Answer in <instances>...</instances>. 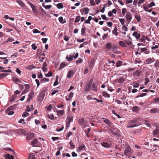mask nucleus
Returning <instances> with one entry per match:
<instances>
[{
  "mask_svg": "<svg viewBox=\"0 0 159 159\" xmlns=\"http://www.w3.org/2000/svg\"><path fill=\"white\" fill-rule=\"evenodd\" d=\"M141 125V121L140 118H137L135 119L129 121L127 126V128H134Z\"/></svg>",
  "mask_w": 159,
  "mask_h": 159,
  "instance_id": "nucleus-1",
  "label": "nucleus"
},
{
  "mask_svg": "<svg viewBox=\"0 0 159 159\" xmlns=\"http://www.w3.org/2000/svg\"><path fill=\"white\" fill-rule=\"evenodd\" d=\"M125 18L127 21L126 23H127V25L128 26L132 18V16L131 13L129 12H127L125 16Z\"/></svg>",
  "mask_w": 159,
  "mask_h": 159,
  "instance_id": "nucleus-2",
  "label": "nucleus"
},
{
  "mask_svg": "<svg viewBox=\"0 0 159 159\" xmlns=\"http://www.w3.org/2000/svg\"><path fill=\"white\" fill-rule=\"evenodd\" d=\"M101 144L103 147L108 148L111 146V144L110 142H107L106 141L101 143Z\"/></svg>",
  "mask_w": 159,
  "mask_h": 159,
  "instance_id": "nucleus-3",
  "label": "nucleus"
},
{
  "mask_svg": "<svg viewBox=\"0 0 159 159\" xmlns=\"http://www.w3.org/2000/svg\"><path fill=\"white\" fill-rule=\"evenodd\" d=\"M154 136H159V125H156V129L153 131Z\"/></svg>",
  "mask_w": 159,
  "mask_h": 159,
  "instance_id": "nucleus-4",
  "label": "nucleus"
},
{
  "mask_svg": "<svg viewBox=\"0 0 159 159\" xmlns=\"http://www.w3.org/2000/svg\"><path fill=\"white\" fill-rule=\"evenodd\" d=\"M79 124L80 125L84 126H86L87 122L84 120V119H80L79 120Z\"/></svg>",
  "mask_w": 159,
  "mask_h": 159,
  "instance_id": "nucleus-5",
  "label": "nucleus"
},
{
  "mask_svg": "<svg viewBox=\"0 0 159 159\" xmlns=\"http://www.w3.org/2000/svg\"><path fill=\"white\" fill-rule=\"evenodd\" d=\"M95 61L94 58H93L91 59L89 63V68L91 69L93 68L94 65Z\"/></svg>",
  "mask_w": 159,
  "mask_h": 159,
  "instance_id": "nucleus-6",
  "label": "nucleus"
},
{
  "mask_svg": "<svg viewBox=\"0 0 159 159\" xmlns=\"http://www.w3.org/2000/svg\"><path fill=\"white\" fill-rule=\"evenodd\" d=\"M85 146L84 144H83L82 145L80 146L79 147L77 148L76 149V151L78 152H80L82 151L85 150Z\"/></svg>",
  "mask_w": 159,
  "mask_h": 159,
  "instance_id": "nucleus-7",
  "label": "nucleus"
},
{
  "mask_svg": "<svg viewBox=\"0 0 159 159\" xmlns=\"http://www.w3.org/2000/svg\"><path fill=\"white\" fill-rule=\"evenodd\" d=\"M29 5L31 6L33 12L35 14L37 12V11L36 9V7L31 2H29Z\"/></svg>",
  "mask_w": 159,
  "mask_h": 159,
  "instance_id": "nucleus-8",
  "label": "nucleus"
},
{
  "mask_svg": "<svg viewBox=\"0 0 159 159\" xmlns=\"http://www.w3.org/2000/svg\"><path fill=\"white\" fill-rule=\"evenodd\" d=\"M125 80V79L124 77H121L116 79L115 81L116 83H121L124 82Z\"/></svg>",
  "mask_w": 159,
  "mask_h": 159,
  "instance_id": "nucleus-9",
  "label": "nucleus"
},
{
  "mask_svg": "<svg viewBox=\"0 0 159 159\" xmlns=\"http://www.w3.org/2000/svg\"><path fill=\"white\" fill-rule=\"evenodd\" d=\"M142 72L139 70H136L133 73L134 76L139 77L140 76Z\"/></svg>",
  "mask_w": 159,
  "mask_h": 159,
  "instance_id": "nucleus-10",
  "label": "nucleus"
},
{
  "mask_svg": "<svg viewBox=\"0 0 159 159\" xmlns=\"http://www.w3.org/2000/svg\"><path fill=\"white\" fill-rule=\"evenodd\" d=\"M75 74V73L72 70L69 71L67 75V78H71Z\"/></svg>",
  "mask_w": 159,
  "mask_h": 159,
  "instance_id": "nucleus-11",
  "label": "nucleus"
},
{
  "mask_svg": "<svg viewBox=\"0 0 159 159\" xmlns=\"http://www.w3.org/2000/svg\"><path fill=\"white\" fill-rule=\"evenodd\" d=\"M137 39H139L140 37V34L136 31L134 32L132 34Z\"/></svg>",
  "mask_w": 159,
  "mask_h": 159,
  "instance_id": "nucleus-12",
  "label": "nucleus"
},
{
  "mask_svg": "<svg viewBox=\"0 0 159 159\" xmlns=\"http://www.w3.org/2000/svg\"><path fill=\"white\" fill-rule=\"evenodd\" d=\"M34 109L33 106V105H28L26 106V110L28 111H30Z\"/></svg>",
  "mask_w": 159,
  "mask_h": 159,
  "instance_id": "nucleus-13",
  "label": "nucleus"
},
{
  "mask_svg": "<svg viewBox=\"0 0 159 159\" xmlns=\"http://www.w3.org/2000/svg\"><path fill=\"white\" fill-rule=\"evenodd\" d=\"M153 59H154V58H148L145 61V62L146 64H149L152 63L153 62Z\"/></svg>",
  "mask_w": 159,
  "mask_h": 159,
  "instance_id": "nucleus-14",
  "label": "nucleus"
},
{
  "mask_svg": "<svg viewBox=\"0 0 159 159\" xmlns=\"http://www.w3.org/2000/svg\"><path fill=\"white\" fill-rule=\"evenodd\" d=\"M16 2L22 7H24L25 5L20 0H16Z\"/></svg>",
  "mask_w": 159,
  "mask_h": 159,
  "instance_id": "nucleus-15",
  "label": "nucleus"
},
{
  "mask_svg": "<svg viewBox=\"0 0 159 159\" xmlns=\"http://www.w3.org/2000/svg\"><path fill=\"white\" fill-rule=\"evenodd\" d=\"M150 113H159V108H153L150 111Z\"/></svg>",
  "mask_w": 159,
  "mask_h": 159,
  "instance_id": "nucleus-16",
  "label": "nucleus"
},
{
  "mask_svg": "<svg viewBox=\"0 0 159 159\" xmlns=\"http://www.w3.org/2000/svg\"><path fill=\"white\" fill-rule=\"evenodd\" d=\"M92 89L94 92H96L98 90L97 87L94 83L92 84Z\"/></svg>",
  "mask_w": 159,
  "mask_h": 159,
  "instance_id": "nucleus-17",
  "label": "nucleus"
},
{
  "mask_svg": "<svg viewBox=\"0 0 159 159\" xmlns=\"http://www.w3.org/2000/svg\"><path fill=\"white\" fill-rule=\"evenodd\" d=\"M125 42L126 44L128 45H130L132 44V40L130 36H129V39L127 40H125Z\"/></svg>",
  "mask_w": 159,
  "mask_h": 159,
  "instance_id": "nucleus-18",
  "label": "nucleus"
},
{
  "mask_svg": "<svg viewBox=\"0 0 159 159\" xmlns=\"http://www.w3.org/2000/svg\"><path fill=\"white\" fill-rule=\"evenodd\" d=\"M17 105H13L9 107L7 109V111H8V110H12L15 109Z\"/></svg>",
  "mask_w": 159,
  "mask_h": 159,
  "instance_id": "nucleus-19",
  "label": "nucleus"
},
{
  "mask_svg": "<svg viewBox=\"0 0 159 159\" xmlns=\"http://www.w3.org/2000/svg\"><path fill=\"white\" fill-rule=\"evenodd\" d=\"M140 110V108L137 106H134L133 107L132 110L136 112H138Z\"/></svg>",
  "mask_w": 159,
  "mask_h": 159,
  "instance_id": "nucleus-20",
  "label": "nucleus"
},
{
  "mask_svg": "<svg viewBox=\"0 0 159 159\" xmlns=\"http://www.w3.org/2000/svg\"><path fill=\"white\" fill-rule=\"evenodd\" d=\"M5 157L6 159H14V156L12 155H10V154H6Z\"/></svg>",
  "mask_w": 159,
  "mask_h": 159,
  "instance_id": "nucleus-21",
  "label": "nucleus"
},
{
  "mask_svg": "<svg viewBox=\"0 0 159 159\" xmlns=\"http://www.w3.org/2000/svg\"><path fill=\"white\" fill-rule=\"evenodd\" d=\"M112 46L111 43L110 42H108L106 43V48L108 49L111 50L112 48Z\"/></svg>",
  "mask_w": 159,
  "mask_h": 159,
  "instance_id": "nucleus-22",
  "label": "nucleus"
},
{
  "mask_svg": "<svg viewBox=\"0 0 159 159\" xmlns=\"http://www.w3.org/2000/svg\"><path fill=\"white\" fill-rule=\"evenodd\" d=\"M34 134L33 133H30L28 135L26 138L28 140H30L31 139L34 137Z\"/></svg>",
  "mask_w": 159,
  "mask_h": 159,
  "instance_id": "nucleus-23",
  "label": "nucleus"
},
{
  "mask_svg": "<svg viewBox=\"0 0 159 159\" xmlns=\"http://www.w3.org/2000/svg\"><path fill=\"white\" fill-rule=\"evenodd\" d=\"M44 97L43 94H40L38 98V101L39 102H42L43 99Z\"/></svg>",
  "mask_w": 159,
  "mask_h": 159,
  "instance_id": "nucleus-24",
  "label": "nucleus"
},
{
  "mask_svg": "<svg viewBox=\"0 0 159 159\" xmlns=\"http://www.w3.org/2000/svg\"><path fill=\"white\" fill-rule=\"evenodd\" d=\"M86 30V28L84 25H83L81 30V34L82 35H84V33Z\"/></svg>",
  "mask_w": 159,
  "mask_h": 159,
  "instance_id": "nucleus-25",
  "label": "nucleus"
},
{
  "mask_svg": "<svg viewBox=\"0 0 159 159\" xmlns=\"http://www.w3.org/2000/svg\"><path fill=\"white\" fill-rule=\"evenodd\" d=\"M47 116L49 119L52 120H54V117L53 114H52L51 115L47 114Z\"/></svg>",
  "mask_w": 159,
  "mask_h": 159,
  "instance_id": "nucleus-26",
  "label": "nucleus"
},
{
  "mask_svg": "<svg viewBox=\"0 0 159 159\" xmlns=\"http://www.w3.org/2000/svg\"><path fill=\"white\" fill-rule=\"evenodd\" d=\"M91 87V85L87 84L85 86L84 89L85 91H89Z\"/></svg>",
  "mask_w": 159,
  "mask_h": 159,
  "instance_id": "nucleus-27",
  "label": "nucleus"
},
{
  "mask_svg": "<svg viewBox=\"0 0 159 159\" xmlns=\"http://www.w3.org/2000/svg\"><path fill=\"white\" fill-rule=\"evenodd\" d=\"M104 122L108 126H110L111 125V121L107 119H106L104 120Z\"/></svg>",
  "mask_w": 159,
  "mask_h": 159,
  "instance_id": "nucleus-28",
  "label": "nucleus"
},
{
  "mask_svg": "<svg viewBox=\"0 0 159 159\" xmlns=\"http://www.w3.org/2000/svg\"><path fill=\"white\" fill-rule=\"evenodd\" d=\"M5 112L9 115H11L14 114V112L13 110H8L7 111V109L5 111Z\"/></svg>",
  "mask_w": 159,
  "mask_h": 159,
  "instance_id": "nucleus-29",
  "label": "nucleus"
},
{
  "mask_svg": "<svg viewBox=\"0 0 159 159\" xmlns=\"http://www.w3.org/2000/svg\"><path fill=\"white\" fill-rule=\"evenodd\" d=\"M35 154L34 153H31L29 156L28 159H35Z\"/></svg>",
  "mask_w": 159,
  "mask_h": 159,
  "instance_id": "nucleus-30",
  "label": "nucleus"
},
{
  "mask_svg": "<svg viewBox=\"0 0 159 159\" xmlns=\"http://www.w3.org/2000/svg\"><path fill=\"white\" fill-rule=\"evenodd\" d=\"M56 6L59 9H62L63 7L62 3H60L56 5Z\"/></svg>",
  "mask_w": 159,
  "mask_h": 159,
  "instance_id": "nucleus-31",
  "label": "nucleus"
},
{
  "mask_svg": "<svg viewBox=\"0 0 159 159\" xmlns=\"http://www.w3.org/2000/svg\"><path fill=\"white\" fill-rule=\"evenodd\" d=\"M90 128H88L87 129H86L84 130V132L86 133V135L88 137H89V133L90 132Z\"/></svg>",
  "mask_w": 159,
  "mask_h": 159,
  "instance_id": "nucleus-32",
  "label": "nucleus"
},
{
  "mask_svg": "<svg viewBox=\"0 0 159 159\" xmlns=\"http://www.w3.org/2000/svg\"><path fill=\"white\" fill-rule=\"evenodd\" d=\"M42 5V6L46 9H50L52 7V5H45V4H44V3H43Z\"/></svg>",
  "mask_w": 159,
  "mask_h": 159,
  "instance_id": "nucleus-33",
  "label": "nucleus"
},
{
  "mask_svg": "<svg viewBox=\"0 0 159 159\" xmlns=\"http://www.w3.org/2000/svg\"><path fill=\"white\" fill-rule=\"evenodd\" d=\"M119 43L120 46L122 47H127L125 43L123 41H119Z\"/></svg>",
  "mask_w": 159,
  "mask_h": 159,
  "instance_id": "nucleus-34",
  "label": "nucleus"
},
{
  "mask_svg": "<svg viewBox=\"0 0 159 159\" xmlns=\"http://www.w3.org/2000/svg\"><path fill=\"white\" fill-rule=\"evenodd\" d=\"M153 103L157 104H159V97L153 100Z\"/></svg>",
  "mask_w": 159,
  "mask_h": 159,
  "instance_id": "nucleus-35",
  "label": "nucleus"
},
{
  "mask_svg": "<svg viewBox=\"0 0 159 159\" xmlns=\"http://www.w3.org/2000/svg\"><path fill=\"white\" fill-rule=\"evenodd\" d=\"M102 95L104 97L107 98H109L110 97V95L107 93L106 92H102Z\"/></svg>",
  "mask_w": 159,
  "mask_h": 159,
  "instance_id": "nucleus-36",
  "label": "nucleus"
},
{
  "mask_svg": "<svg viewBox=\"0 0 159 159\" xmlns=\"http://www.w3.org/2000/svg\"><path fill=\"white\" fill-rule=\"evenodd\" d=\"M33 95V94L30 93L29 95L27 101V102H29L31 101V100L32 99Z\"/></svg>",
  "mask_w": 159,
  "mask_h": 159,
  "instance_id": "nucleus-37",
  "label": "nucleus"
},
{
  "mask_svg": "<svg viewBox=\"0 0 159 159\" xmlns=\"http://www.w3.org/2000/svg\"><path fill=\"white\" fill-rule=\"evenodd\" d=\"M66 66L65 64L64 63L62 62L60 65L59 69L61 70L64 68Z\"/></svg>",
  "mask_w": 159,
  "mask_h": 159,
  "instance_id": "nucleus-38",
  "label": "nucleus"
},
{
  "mask_svg": "<svg viewBox=\"0 0 159 159\" xmlns=\"http://www.w3.org/2000/svg\"><path fill=\"white\" fill-rule=\"evenodd\" d=\"M25 89L24 90L25 91L27 92H28L29 91L30 85L28 84H25Z\"/></svg>",
  "mask_w": 159,
  "mask_h": 159,
  "instance_id": "nucleus-39",
  "label": "nucleus"
},
{
  "mask_svg": "<svg viewBox=\"0 0 159 159\" xmlns=\"http://www.w3.org/2000/svg\"><path fill=\"white\" fill-rule=\"evenodd\" d=\"M118 48V46L117 45H113L112 46V48L111 49H112V51H115L117 50Z\"/></svg>",
  "mask_w": 159,
  "mask_h": 159,
  "instance_id": "nucleus-40",
  "label": "nucleus"
},
{
  "mask_svg": "<svg viewBox=\"0 0 159 159\" xmlns=\"http://www.w3.org/2000/svg\"><path fill=\"white\" fill-rule=\"evenodd\" d=\"M66 59L68 61H71L73 59V57L70 55H69V57L67 55L66 57Z\"/></svg>",
  "mask_w": 159,
  "mask_h": 159,
  "instance_id": "nucleus-41",
  "label": "nucleus"
},
{
  "mask_svg": "<svg viewBox=\"0 0 159 159\" xmlns=\"http://www.w3.org/2000/svg\"><path fill=\"white\" fill-rule=\"evenodd\" d=\"M83 62L82 59L80 58L79 59L76 61V63L77 65H78L79 64Z\"/></svg>",
  "mask_w": 159,
  "mask_h": 159,
  "instance_id": "nucleus-42",
  "label": "nucleus"
},
{
  "mask_svg": "<svg viewBox=\"0 0 159 159\" xmlns=\"http://www.w3.org/2000/svg\"><path fill=\"white\" fill-rule=\"evenodd\" d=\"M37 141L38 139L36 138L34 139L32 142V145H33V146H34V145L37 143Z\"/></svg>",
  "mask_w": 159,
  "mask_h": 159,
  "instance_id": "nucleus-43",
  "label": "nucleus"
},
{
  "mask_svg": "<svg viewBox=\"0 0 159 159\" xmlns=\"http://www.w3.org/2000/svg\"><path fill=\"white\" fill-rule=\"evenodd\" d=\"M89 9L87 7L85 8L83 10V11L85 15L87 14L89 12Z\"/></svg>",
  "mask_w": 159,
  "mask_h": 159,
  "instance_id": "nucleus-44",
  "label": "nucleus"
},
{
  "mask_svg": "<svg viewBox=\"0 0 159 159\" xmlns=\"http://www.w3.org/2000/svg\"><path fill=\"white\" fill-rule=\"evenodd\" d=\"M122 30L125 31H128V28L127 26L124 25L122 26Z\"/></svg>",
  "mask_w": 159,
  "mask_h": 159,
  "instance_id": "nucleus-45",
  "label": "nucleus"
},
{
  "mask_svg": "<svg viewBox=\"0 0 159 159\" xmlns=\"http://www.w3.org/2000/svg\"><path fill=\"white\" fill-rule=\"evenodd\" d=\"M29 114L26 111H25L23 113L22 115V116L23 117H25L28 116H29Z\"/></svg>",
  "mask_w": 159,
  "mask_h": 159,
  "instance_id": "nucleus-46",
  "label": "nucleus"
},
{
  "mask_svg": "<svg viewBox=\"0 0 159 159\" xmlns=\"http://www.w3.org/2000/svg\"><path fill=\"white\" fill-rule=\"evenodd\" d=\"M135 19L137 20L139 22L141 20V17L140 16L135 15Z\"/></svg>",
  "mask_w": 159,
  "mask_h": 159,
  "instance_id": "nucleus-47",
  "label": "nucleus"
},
{
  "mask_svg": "<svg viewBox=\"0 0 159 159\" xmlns=\"http://www.w3.org/2000/svg\"><path fill=\"white\" fill-rule=\"evenodd\" d=\"M14 40V39L11 37L9 38L6 41V43H9L11 42Z\"/></svg>",
  "mask_w": 159,
  "mask_h": 159,
  "instance_id": "nucleus-48",
  "label": "nucleus"
},
{
  "mask_svg": "<svg viewBox=\"0 0 159 159\" xmlns=\"http://www.w3.org/2000/svg\"><path fill=\"white\" fill-rule=\"evenodd\" d=\"M73 119L72 117H67L66 119L67 122H68L70 123L71 122L73 121Z\"/></svg>",
  "mask_w": 159,
  "mask_h": 159,
  "instance_id": "nucleus-49",
  "label": "nucleus"
},
{
  "mask_svg": "<svg viewBox=\"0 0 159 159\" xmlns=\"http://www.w3.org/2000/svg\"><path fill=\"white\" fill-rule=\"evenodd\" d=\"M8 75V74L6 73H2L0 74V78H2L3 77H5L7 75Z\"/></svg>",
  "mask_w": 159,
  "mask_h": 159,
  "instance_id": "nucleus-50",
  "label": "nucleus"
},
{
  "mask_svg": "<svg viewBox=\"0 0 159 159\" xmlns=\"http://www.w3.org/2000/svg\"><path fill=\"white\" fill-rule=\"evenodd\" d=\"M87 43H88L87 42H84L81 44H80V46H79V48H81L84 47V45H86L87 44Z\"/></svg>",
  "mask_w": 159,
  "mask_h": 159,
  "instance_id": "nucleus-51",
  "label": "nucleus"
},
{
  "mask_svg": "<svg viewBox=\"0 0 159 159\" xmlns=\"http://www.w3.org/2000/svg\"><path fill=\"white\" fill-rule=\"evenodd\" d=\"M74 93L71 92L69 94V98L68 99L66 98V100H69L70 99H71L72 97H73Z\"/></svg>",
  "mask_w": 159,
  "mask_h": 159,
  "instance_id": "nucleus-52",
  "label": "nucleus"
},
{
  "mask_svg": "<svg viewBox=\"0 0 159 159\" xmlns=\"http://www.w3.org/2000/svg\"><path fill=\"white\" fill-rule=\"evenodd\" d=\"M18 122L19 123H21V124H23V125H24L26 123L25 122V121L24 119H22V118L20 119L19 121Z\"/></svg>",
  "mask_w": 159,
  "mask_h": 159,
  "instance_id": "nucleus-53",
  "label": "nucleus"
},
{
  "mask_svg": "<svg viewBox=\"0 0 159 159\" xmlns=\"http://www.w3.org/2000/svg\"><path fill=\"white\" fill-rule=\"evenodd\" d=\"M119 21L120 22L122 25H125V20L124 19H120Z\"/></svg>",
  "mask_w": 159,
  "mask_h": 159,
  "instance_id": "nucleus-54",
  "label": "nucleus"
},
{
  "mask_svg": "<svg viewBox=\"0 0 159 159\" xmlns=\"http://www.w3.org/2000/svg\"><path fill=\"white\" fill-rule=\"evenodd\" d=\"M46 91V89L44 88L43 89L41 93H40V94H43L44 96H45V92Z\"/></svg>",
  "mask_w": 159,
  "mask_h": 159,
  "instance_id": "nucleus-55",
  "label": "nucleus"
},
{
  "mask_svg": "<svg viewBox=\"0 0 159 159\" xmlns=\"http://www.w3.org/2000/svg\"><path fill=\"white\" fill-rule=\"evenodd\" d=\"M122 64V62L121 61H119L116 63V66L117 67L120 66Z\"/></svg>",
  "mask_w": 159,
  "mask_h": 159,
  "instance_id": "nucleus-56",
  "label": "nucleus"
},
{
  "mask_svg": "<svg viewBox=\"0 0 159 159\" xmlns=\"http://www.w3.org/2000/svg\"><path fill=\"white\" fill-rule=\"evenodd\" d=\"M80 16H77L76 17L75 21V22L77 23V22H79L80 20Z\"/></svg>",
  "mask_w": 159,
  "mask_h": 159,
  "instance_id": "nucleus-57",
  "label": "nucleus"
},
{
  "mask_svg": "<svg viewBox=\"0 0 159 159\" xmlns=\"http://www.w3.org/2000/svg\"><path fill=\"white\" fill-rule=\"evenodd\" d=\"M146 37L145 36H143L142 38L140 39L141 42H144Z\"/></svg>",
  "mask_w": 159,
  "mask_h": 159,
  "instance_id": "nucleus-58",
  "label": "nucleus"
},
{
  "mask_svg": "<svg viewBox=\"0 0 159 159\" xmlns=\"http://www.w3.org/2000/svg\"><path fill=\"white\" fill-rule=\"evenodd\" d=\"M45 76L47 77H50L52 76V73L51 72H50L49 73L46 74Z\"/></svg>",
  "mask_w": 159,
  "mask_h": 159,
  "instance_id": "nucleus-59",
  "label": "nucleus"
},
{
  "mask_svg": "<svg viewBox=\"0 0 159 159\" xmlns=\"http://www.w3.org/2000/svg\"><path fill=\"white\" fill-rule=\"evenodd\" d=\"M126 11V9L125 8L122 9V13L123 16H124L125 15V13Z\"/></svg>",
  "mask_w": 159,
  "mask_h": 159,
  "instance_id": "nucleus-60",
  "label": "nucleus"
},
{
  "mask_svg": "<svg viewBox=\"0 0 159 159\" xmlns=\"http://www.w3.org/2000/svg\"><path fill=\"white\" fill-rule=\"evenodd\" d=\"M33 32L34 34L39 33H40V31L37 29H35L33 30Z\"/></svg>",
  "mask_w": 159,
  "mask_h": 159,
  "instance_id": "nucleus-61",
  "label": "nucleus"
},
{
  "mask_svg": "<svg viewBox=\"0 0 159 159\" xmlns=\"http://www.w3.org/2000/svg\"><path fill=\"white\" fill-rule=\"evenodd\" d=\"M87 99L88 100H93V97H92L91 96L89 95L87 96Z\"/></svg>",
  "mask_w": 159,
  "mask_h": 159,
  "instance_id": "nucleus-62",
  "label": "nucleus"
},
{
  "mask_svg": "<svg viewBox=\"0 0 159 159\" xmlns=\"http://www.w3.org/2000/svg\"><path fill=\"white\" fill-rule=\"evenodd\" d=\"M49 80V79H48L46 78H44L41 80V81H43L44 82H48Z\"/></svg>",
  "mask_w": 159,
  "mask_h": 159,
  "instance_id": "nucleus-63",
  "label": "nucleus"
},
{
  "mask_svg": "<svg viewBox=\"0 0 159 159\" xmlns=\"http://www.w3.org/2000/svg\"><path fill=\"white\" fill-rule=\"evenodd\" d=\"M90 3L91 5L94 6L95 5V3L94 0H90Z\"/></svg>",
  "mask_w": 159,
  "mask_h": 159,
  "instance_id": "nucleus-64",
  "label": "nucleus"
}]
</instances>
